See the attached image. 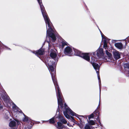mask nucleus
Masks as SVG:
<instances>
[{"label":"nucleus","mask_w":129,"mask_h":129,"mask_svg":"<svg viewBox=\"0 0 129 129\" xmlns=\"http://www.w3.org/2000/svg\"><path fill=\"white\" fill-rule=\"evenodd\" d=\"M54 72L51 74L53 82L54 84L56 90V89L57 90V98L58 100V107L57 111L59 112V106L61 108L62 110L63 111L64 115L68 119L70 118V116L68 114V113L70 114L71 115L77 117L80 120V117H83L82 115H79L73 111L71 109L69 108L67 105L66 104H65L63 106V101L62 99L61 91L60 90L59 86L57 85V82L55 80L54 75Z\"/></svg>","instance_id":"obj_1"},{"label":"nucleus","mask_w":129,"mask_h":129,"mask_svg":"<svg viewBox=\"0 0 129 129\" xmlns=\"http://www.w3.org/2000/svg\"><path fill=\"white\" fill-rule=\"evenodd\" d=\"M37 0L40 5L42 13L46 24L47 29L46 39H47L48 36L50 37L52 39H56L55 36L53 33V31L52 29V23L45 12L44 7L42 4L41 1L40 0Z\"/></svg>","instance_id":"obj_2"},{"label":"nucleus","mask_w":129,"mask_h":129,"mask_svg":"<svg viewBox=\"0 0 129 129\" xmlns=\"http://www.w3.org/2000/svg\"><path fill=\"white\" fill-rule=\"evenodd\" d=\"M74 51L76 55L81 57L88 61H89L90 60V55H91L92 54L94 56H95V52L92 53H82L79 51L75 49H74Z\"/></svg>","instance_id":"obj_3"},{"label":"nucleus","mask_w":129,"mask_h":129,"mask_svg":"<svg viewBox=\"0 0 129 129\" xmlns=\"http://www.w3.org/2000/svg\"><path fill=\"white\" fill-rule=\"evenodd\" d=\"M91 61L90 62L92 64V66H93L94 69L96 71V73L98 75V79L99 82H100V81H101L100 80L99 72L98 71L99 69L100 66L98 64L94 62L95 61V59L94 57H91Z\"/></svg>","instance_id":"obj_4"},{"label":"nucleus","mask_w":129,"mask_h":129,"mask_svg":"<svg viewBox=\"0 0 129 129\" xmlns=\"http://www.w3.org/2000/svg\"><path fill=\"white\" fill-rule=\"evenodd\" d=\"M45 62V63L47 67H48H48L51 65H53L54 66H55V62H53V59L50 57H48L46 59Z\"/></svg>","instance_id":"obj_5"},{"label":"nucleus","mask_w":129,"mask_h":129,"mask_svg":"<svg viewBox=\"0 0 129 129\" xmlns=\"http://www.w3.org/2000/svg\"><path fill=\"white\" fill-rule=\"evenodd\" d=\"M96 55L97 57H96V58H103L104 54L103 49L99 48L96 51Z\"/></svg>","instance_id":"obj_6"},{"label":"nucleus","mask_w":129,"mask_h":129,"mask_svg":"<svg viewBox=\"0 0 129 129\" xmlns=\"http://www.w3.org/2000/svg\"><path fill=\"white\" fill-rule=\"evenodd\" d=\"M32 52L37 56L42 55L44 53V50L43 49H40L37 51H33Z\"/></svg>","instance_id":"obj_7"},{"label":"nucleus","mask_w":129,"mask_h":129,"mask_svg":"<svg viewBox=\"0 0 129 129\" xmlns=\"http://www.w3.org/2000/svg\"><path fill=\"white\" fill-rule=\"evenodd\" d=\"M114 58L116 59H118L120 57V54L119 52L114 51L112 52Z\"/></svg>","instance_id":"obj_8"},{"label":"nucleus","mask_w":129,"mask_h":129,"mask_svg":"<svg viewBox=\"0 0 129 129\" xmlns=\"http://www.w3.org/2000/svg\"><path fill=\"white\" fill-rule=\"evenodd\" d=\"M72 51V49L71 47L69 46H67L65 48L64 52L65 54L68 55L70 54Z\"/></svg>","instance_id":"obj_9"},{"label":"nucleus","mask_w":129,"mask_h":129,"mask_svg":"<svg viewBox=\"0 0 129 129\" xmlns=\"http://www.w3.org/2000/svg\"><path fill=\"white\" fill-rule=\"evenodd\" d=\"M50 56L52 59H54L55 61L56 60H57V55L55 51L51 52L50 53Z\"/></svg>","instance_id":"obj_10"},{"label":"nucleus","mask_w":129,"mask_h":129,"mask_svg":"<svg viewBox=\"0 0 129 129\" xmlns=\"http://www.w3.org/2000/svg\"><path fill=\"white\" fill-rule=\"evenodd\" d=\"M16 123L18 125L19 123V122L17 120L12 121L10 123L9 125L10 127H12L15 126Z\"/></svg>","instance_id":"obj_11"},{"label":"nucleus","mask_w":129,"mask_h":129,"mask_svg":"<svg viewBox=\"0 0 129 129\" xmlns=\"http://www.w3.org/2000/svg\"><path fill=\"white\" fill-rule=\"evenodd\" d=\"M55 126L58 129H62L65 127L61 123L59 122H57V124H56Z\"/></svg>","instance_id":"obj_12"},{"label":"nucleus","mask_w":129,"mask_h":129,"mask_svg":"<svg viewBox=\"0 0 129 129\" xmlns=\"http://www.w3.org/2000/svg\"><path fill=\"white\" fill-rule=\"evenodd\" d=\"M115 46L117 48L121 49L123 48V45L121 42L117 43L114 44Z\"/></svg>","instance_id":"obj_13"},{"label":"nucleus","mask_w":129,"mask_h":129,"mask_svg":"<svg viewBox=\"0 0 129 129\" xmlns=\"http://www.w3.org/2000/svg\"><path fill=\"white\" fill-rule=\"evenodd\" d=\"M58 118L59 119L60 121L63 124H66L67 123V121L61 115H59Z\"/></svg>","instance_id":"obj_14"},{"label":"nucleus","mask_w":129,"mask_h":129,"mask_svg":"<svg viewBox=\"0 0 129 129\" xmlns=\"http://www.w3.org/2000/svg\"><path fill=\"white\" fill-rule=\"evenodd\" d=\"M101 35L102 41H104V48L105 49H106L107 47V44L106 42L107 39L104 36H103L102 34Z\"/></svg>","instance_id":"obj_15"},{"label":"nucleus","mask_w":129,"mask_h":129,"mask_svg":"<svg viewBox=\"0 0 129 129\" xmlns=\"http://www.w3.org/2000/svg\"><path fill=\"white\" fill-rule=\"evenodd\" d=\"M2 97L6 103L8 105L9 103V97L5 94V95L3 96Z\"/></svg>","instance_id":"obj_16"},{"label":"nucleus","mask_w":129,"mask_h":129,"mask_svg":"<svg viewBox=\"0 0 129 129\" xmlns=\"http://www.w3.org/2000/svg\"><path fill=\"white\" fill-rule=\"evenodd\" d=\"M4 112L5 114L4 115V117L6 119H8L10 116V114L9 112L7 110H6Z\"/></svg>","instance_id":"obj_17"},{"label":"nucleus","mask_w":129,"mask_h":129,"mask_svg":"<svg viewBox=\"0 0 129 129\" xmlns=\"http://www.w3.org/2000/svg\"><path fill=\"white\" fill-rule=\"evenodd\" d=\"M106 54L108 55V59L111 60L112 59V55L107 50H106Z\"/></svg>","instance_id":"obj_18"},{"label":"nucleus","mask_w":129,"mask_h":129,"mask_svg":"<svg viewBox=\"0 0 129 129\" xmlns=\"http://www.w3.org/2000/svg\"><path fill=\"white\" fill-rule=\"evenodd\" d=\"M24 117L23 119V120L24 122H27L28 123H29L30 120L28 118V117L24 115Z\"/></svg>","instance_id":"obj_19"},{"label":"nucleus","mask_w":129,"mask_h":129,"mask_svg":"<svg viewBox=\"0 0 129 129\" xmlns=\"http://www.w3.org/2000/svg\"><path fill=\"white\" fill-rule=\"evenodd\" d=\"M55 66H54L53 65H51L50 66H48L49 69L51 71V72H53L54 71V67Z\"/></svg>","instance_id":"obj_20"},{"label":"nucleus","mask_w":129,"mask_h":129,"mask_svg":"<svg viewBox=\"0 0 129 129\" xmlns=\"http://www.w3.org/2000/svg\"><path fill=\"white\" fill-rule=\"evenodd\" d=\"M54 119L55 117H54L50 119L49 120V123H55Z\"/></svg>","instance_id":"obj_21"},{"label":"nucleus","mask_w":129,"mask_h":129,"mask_svg":"<svg viewBox=\"0 0 129 129\" xmlns=\"http://www.w3.org/2000/svg\"><path fill=\"white\" fill-rule=\"evenodd\" d=\"M124 68L126 70V69H129V63H125L124 64Z\"/></svg>","instance_id":"obj_22"},{"label":"nucleus","mask_w":129,"mask_h":129,"mask_svg":"<svg viewBox=\"0 0 129 129\" xmlns=\"http://www.w3.org/2000/svg\"><path fill=\"white\" fill-rule=\"evenodd\" d=\"M91 125H93L95 124V122L93 120H90L88 122Z\"/></svg>","instance_id":"obj_23"},{"label":"nucleus","mask_w":129,"mask_h":129,"mask_svg":"<svg viewBox=\"0 0 129 129\" xmlns=\"http://www.w3.org/2000/svg\"><path fill=\"white\" fill-rule=\"evenodd\" d=\"M62 47H63L67 45V44L66 42L65 41H63L62 42Z\"/></svg>","instance_id":"obj_24"},{"label":"nucleus","mask_w":129,"mask_h":129,"mask_svg":"<svg viewBox=\"0 0 129 129\" xmlns=\"http://www.w3.org/2000/svg\"><path fill=\"white\" fill-rule=\"evenodd\" d=\"M93 113L94 115H95L96 116L97 115V113H98V114H99V113L98 110L96 109L93 112Z\"/></svg>","instance_id":"obj_25"},{"label":"nucleus","mask_w":129,"mask_h":129,"mask_svg":"<svg viewBox=\"0 0 129 129\" xmlns=\"http://www.w3.org/2000/svg\"><path fill=\"white\" fill-rule=\"evenodd\" d=\"M88 116V118L89 119H90V118H93L94 116V115L93 114V113H92L91 114V115H89Z\"/></svg>","instance_id":"obj_26"},{"label":"nucleus","mask_w":129,"mask_h":129,"mask_svg":"<svg viewBox=\"0 0 129 129\" xmlns=\"http://www.w3.org/2000/svg\"><path fill=\"white\" fill-rule=\"evenodd\" d=\"M85 129H90V126L88 124H86L85 126Z\"/></svg>","instance_id":"obj_27"},{"label":"nucleus","mask_w":129,"mask_h":129,"mask_svg":"<svg viewBox=\"0 0 129 129\" xmlns=\"http://www.w3.org/2000/svg\"><path fill=\"white\" fill-rule=\"evenodd\" d=\"M96 120L99 121V122L100 123V125L101 126H102V124L101 123V122H100V120L98 119V117L97 118Z\"/></svg>","instance_id":"obj_28"},{"label":"nucleus","mask_w":129,"mask_h":129,"mask_svg":"<svg viewBox=\"0 0 129 129\" xmlns=\"http://www.w3.org/2000/svg\"><path fill=\"white\" fill-rule=\"evenodd\" d=\"M3 107L2 105H0V109H1L3 108Z\"/></svg>","instance_id":"obj_29"},{"label":"nucleus","mask_w":129,"mask_h":129,"mask_svg":"<svg viewBox=\"0 0 129 129\" xmlns=\"http://www.w3.org/2000/svg\"><path fill=\"white\" fill-rule=\"evenodd\" d=\"M67 125L68 126L70 127L71 126V125L69 123H67Z\"/></svg>","instance_id":"obj_30"},{"label":"nucleus","mask_w":129,"mask_h":129,"mask_svg":"<svg viewBox=\"0 0 129 129\" xmlns=\"http://www.w3.org/2000/svg\"><path fill=\"white\" fill-rule=\"evenodd\" d=\"M101 90L100 89V94H101Z\"/></svg>","instance_id":"obj_31"},{"label":"nucleus","mask_w":129,"mask_h":129,"mask_svg":"<svg viewBox=\"0 0 129 129\" xmlns=\"http://www.w3.org/2000/svg\"><path fill=\"white\" fill-rule=\"evenodd\" d=\"M100 102H99V106H100Z\"/></svg>","instance_id":"obj_32"},{"label":"nucleus","mask_w":129,"mask_h":129,"mask_svg":"<svg viewBox=\"0 0 129 129\" xmlns=\"http://www.w3.org/2000/svg\"><path fill=\"white\" fill-rule=\"evenodd\" d=\"M24 129H26V128L25 127V128H24Z\"/></svg>","instance_id":"obj_33"},{"label":"nucleus","mask_w":129,"mask_h":129,"mask_svg":"<svg viewBox=\"0 0 129 129\" xmlns=\"http://www.w3.org/2000/svg\"><path fill=\"white\" fill-rule=\"evenodd\" d=\"M71 117V118H73V117Z\"/></svg>","instance_id":"obj_34"},{"label":"nucleus","mask_w":129,"mask_h":129,"mask_svg":"<svg viewBox=\"0 0 129 129\" xmlns=\"http://www.w3.org/2000/svg\"><path fill=\"white\" fill-rule=\"evenodd\" d=\"M100 32H101V33H102V32H101V31H100Z\"/></svg>","instance_id":"obj_35"},{"label":"nucleus","mask_w":129,"mask_h":129,"mask_svg":"<svg viewBox=\"0 0 129 129\" xmlns=\"http://www.w3.org/2000/svg\"><path fill=\"white\" fill-rule=\"evenodd\" d=\"M28 129H29V128L28 127Z\"/></svg>","instance_id":"obj_36"}]
</instances>
